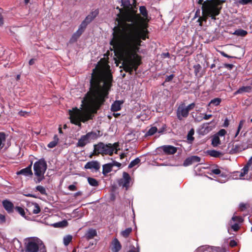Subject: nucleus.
<instances>
[{
	"instance_id": "obj_1",
	"label": "nucleus",
	"mask_w": 252,
	"mask_h": 252,
	"mask_svg": "<svg viewBox=\"0 0 252 252\" xmlns=\"http://www.w3.org/2000/svg\"><path fill=\"white\" fill-rule=\"evenodd\" d=\"M123 8L117 7L120 11L118 15L121 20L119 26L113 30V38L110 45L121 54L124 70L130 74L136 71L141 63L140 56L137 54L141 46L142 40L148 38L147 25L139 23L141 19L136 14V0L131 4L129 0H121Z\"/></svg>"
},
{
	"instance_id": "obj_2",
	"label": "nucleus",
	"mask_w": 252,
	"mask_h": 252,
	"mask_svg": "<svg viewBox=\"0 0 252 252\" xmlns=\"http://www.w3.org/2000/svg\"><path fill=\"white\" fill-rule=\"evenodd\" d=\"M112 75L109 70L97 65L93 69L90 80V91L87 93L86 101L88 107L78 109L77 107L69 110L70 122L80 126L81 122L85 123L93 119V113H96L107 97L112 86ZM83 107V104L82 105Z\"/></svg>"
},
{
	"instance_id": "obj_3",
	"label": "nucleus",
	"mask_w": 252,
	"mask_h": 252,
	"mask_svg": "<svg viewBox=\"0 0 252 252\" xmlns=\"http://www.w3.org/2000/svg\"><path fill=\"white\" fill-rule=\"evenodd\" d=\"M221 9V7L219 4L211 1L204 2L202 6V16H200V9L197 10L195 14V17H199L197 21L199 25L201 27L202 22H206L208 18L216 20V17L220 14Z\"/></svg>"
},
{
	"instance_id": "obj_4",
	"label": "nucleus",
	"mask_w": 252,
	"mask_h": 252,
	"mask_svg": "<svg viewBox=\"0 0 252 252\" xmlns=\"http://www.w3.org/2000/svg\"><path fill=\"white\" fill-rule=\"evenodd\" d=\"M118 146L117 143L113 144L109 143L105 144L102 142H99L97 144L94 145V150L93 155H109L112 156L115 151V153H117V148Z\"/></svg>"
},
{
	"instance_id": "obj_5",
	"label": "nucleus",
	"mask_w": 252,
	"mask_h": 252,
	"mask_svg": "<svg viewBox=\"0 0 252 252\" xmlns=\"http://www.w3.org/2000/svg\"><path fill=\"white\" fill-rule=\"evenodd\" d=\"M47 169V163L44 159L41 158L36 161L33 165V170L37 177L36 183H40L44 179V173Z\"/></svg>"
},
{
	"instance_id": "obj_6",
	"label": "nucleus",
	"mask_w": 252,
	"mask_h": 252,
	"mask_svg": "<svg viewBox=\"0 0 252 252\" xmlns=\"http://www.w3.org/2000/svg\"><path fill=\"white\" fill-rule=\"evenodd\" d=\"M42 246H44L43 244L39 239H29L25 243V252H38L39 249Z\"/></svg>"
},
{
	"instance_id": "obj_7",
	"label": "nucleus",
	"mask_w": 252,
	"mask_h": 252,
	"mask_svg": "<svg viewBox=\"0 0 252 252\" xmlns=\"http://www.w3.org/2000/svg\"><path fill=\"white\" fill-rule=\"evenodd\" d=\"M97 138V134L94 132H90L86 134L81 136L78 140L76 146L78 147L83 148L87 144L90 143L92 140L95 139Z\"/></svg>"
},
{
	"instance_id": "obj_8",
	"label": "nucleus",
	"mask_w": 252,
	"mask_h": 252,
	"mask_svg": "<svg viewBox=\"0 0 252 252\" xmlns=\"http://www.w3.org/2000/svg\"><path fill=\"white\" fill-rule=\"evenodd\" d=\"M243 219L242 217L238 216H233L228 223L227 231L230 234V229L234 231H238L240 228L239 223L242 222Z\"/></svg>"
},
{
	"instance_id": "obj_9",
	"label": "nucleus",
	"mask_w": 252,
	"mask_h": 252,
	"mask_svg": "<svg viewBox=\"0 0 252 252\" xmlns=\"http://www.w3.org/2000/svg\"><path fill=\"white\" fill-rule=\"evenodd\" d=\"M196 252H226L224 248L202 246L198 247Z\"/></svg>"
},
{
	"instance_id": "obj_10",
	"label": "nucleus",
	"mask_w": 252,
	"mask_h": 252,
	"mask_svg": "<svg viewBox=\"0 0 252 252\" xmlns=\"http://www.w3.org/2000/svg\"><path fill=\"white\" fill-rule=\"evenodd\" d=\"M131 178L129 175L126 172L123 174V178L119 181V185L127 189L130 186Z\"/></svg>"
},
{
	"instance_id": "obj_11",
	"label": "nucleus",
	"mask_w": 252,
	"mask_h": 252,
	"mask_svg": "<svg viewBox=\"0 0 252 252\" xmlns=\"http://www.w3.org/2000/svg\"><path fill=\"white\" fill-rule=\"evenodd\" d=\"M88 24L89 23L84 19L79 26L78 30L72 35V40H76L84 32Z\"/></svg>"
},
{
	"instance_id": "obj_12",
	"label": "nucleus",
	"mask_w": 252,
	"mask_h": 252,
	"mask_svg": "<svg viewBox=\"0 0 252 252\" xmlns=\"http://www.w3.org/2000/svg\"><path fill=\"white\" fill-rule=\"evenodd\" d=\"M189 113L184 104L180 105L177 110V117L180 120H182L183 118H187Z\"/></svg>"
},
{
	"instance_id": "obj_13",
	"label": "nucleus",
	"mask_w": 252,
	"mask_h": 252,
	"mask_svg": "<svg viewBox=\"0 0 252 252\" xmlns=\"http://www.w3.org/2000/svg\"><path fill=\"white\" fill-rule=\"evenodd\" d=\"M84 168L86 169H91L92 171L97 172L100 168V164L96 160H92L87 162Z\"/></svg>"
},
{
	"instance_id": "obj_14",
	"label": "nucleus",
	"mask_w": 252,
	"mask_h": 252,
	"mask_svg": "<svg viewBox=\"0 0 252 252\" xmlns=\"http://www.w3.org/2000/svg\"><path fill=\"white\" fill-rule=\"evenodd\" d=\"M248 148V146L244 143H240L233 145L232 148L230 151V153L231 154L239 153L244 151Z\"/></svg>"
},
{
	"instance_id": "obj_15",
	"label": "nucleus",
	"mask_w": 252,
	"mask_h": 252,
	"mask_svg": "<svg viewBox=\"0 0 252 252\" xmlns=\"http://www.w3.org/2000/svg\"><path fill=\"white\" fill-rule=\"evenodd\" d=\"M139 10L141 15L144 17V18L142 19L141 17V19L138 22L139 23L143 24H146L148 25L147 23L149 21V19L148 18V11L146 8L144 6H141L139 8Z\"/></svg>"
},
{
	"instance_id": "obj_16",
	"label": "nucleus",
	"mask_w": 252,
	"mask_h": 252,
	"mask_svg": "<svg viewBox=\"0 0 252 252\" xmlns=\"http://www.w3.org/2000/svg\"><path fill=\"white\" fill-rule=\"evenodd\" d=\"M201 160L200 157L196 156H192L187 158L184 161L183 165L187 166L195 162H199Z\"/></svg>"
},
{
	"instance_id": "obj_17",
	"label": "nucleus",
	"mask_w": 252,
	"mask_h": 252,
	"mask_svg": "<svg viewBox=\"0 0 252 252\" xmlns=\"http://www.w3.org/2000/svg\"><path fill=\"white\" fill-rule=\"evenodd\" d=\"M160 148L167 155H172L177 152V148L171 145H164L160 147Z\"/></svg>"
},
{
	"instance_id": "obj_18",
	"label": "nucleus",
	"mask_w": 252,
	"mask_h": 252,
	"mask_svg": "<svg viewBox=\"0 0 252 252\" xmlns=\"http://www.w3.org/2000/svg\"><path fill=\"white\" fill-rule=\"evenodd\" d=\"M122 248V246L117 238L113 239L111 242V250L112 252H118Z\"/></svg>"
},
{
	"instance_id": "obj_19",
	"label": "nucleus",
	"mask_w": 252,
	"mask_h": 252,
	"mask_svg": "<svg viewBox=\"0 0 252 252\" xmlns=\"http://www.w3.org/2000/svg\"><path fill=\"white\" fill-rule=\"evenodd\" d=\"M2 204L5 210L8 213H11L14 210L13 204L8 200H3L2 202Z\"/></svg>"
},
{
	"instance_id": "obj_20",
	"label": "nucleus",
	"mask_w": 252,
	"mask_h": 252,
	"mask_svg": "<svg viewBox=\"0 0 252 252\" xmlns=\"http://www.w3.org/2000/svg\"><path fill=\"white\" fill-rule=\"evenodd\" d=\"M32 163H31L29 166L27 167L22 169L19 171H18L17 174L18 175L22 174L26 176H31L32 175Z\"/></svg>"
},
{
	"instance_id": "obj_21",
	"label": "nucleus",
	"mask_w": 252,
	"mask_h": 252,
	"mask_svg": "<svg viewBox=\"0 0 252 252\" xmlns=\"http://www.w3.org/2000/svg\"><path fill=\"white\" fill-rule=\"evenodd\" d=\"M99 14V10L96 9L92 11L86 17L85 20L88 22L90 23Z\"/></svg>"
},
{
	"instance_id": "obj_22",
	"label": "nucleus",
	"mask_w": 252,
	"mask_h": 252,
	"mask_svg": "<svg viewBox=\"0 0 252 252\" xmlns=\"http://www.w3.org/2000/svg\"><path fill=\"white\" fill-rule=\"evenodd\" d=\"M252 164V157L249 159L247 164L243 167V168L241 170V172L240 174V176L241 177L244 176L246 175L249 170L250 166H251Z\"/></svg>"
},
{
	"instance_id": "obj_23",
	"label": "nucleus",
	"mask_w": 252,
	"mask_h": 252,
	"mask_svg": "<svg viewBox=\"0 0 252 252\" xmlns=\"http://www.w3.org/2000/svg\"><path fill=\"white\" fill-rule=\"evenodd\" d=\"M97 235V232L95 229H89L86 233L85 237L87 240L93 239L95 236Z\"/></svg>"
},
{
	"instance_id": "obj_24",
	"label": "nucleus",
	"mask_w": 252,
	"mask_h": 252,
	"mask_svg": "<svg viewBox=\"0 0 252 252\" xmlns=\"http://www.w3.org/2000/svg\"><path fill=\"white\" fill-rule=\"evenodd\" d=\"M206 153L210 156L214 158H220L223 155L221 152L215 150H207Z\"/></svg>"
},
{
	"instance_id": "obj_25",
	"label": "nucleus",
	"mask_w": 252,
	"mask_h": 252,
	"mask_svg": "<svg viewBox=\"0 0 252 252\" xmlns=\"http://www.w3.org/2000/svg\"><path fill=\"white\" fill-rule=\"evenodd\" d=\"M123 102L121 101H115L111 105V110L113 112L119 111L121 108V105Z\"/></svg>"
},
{
	"instance_id": "obj_26",
	"label": "nucleus",
	"mask_w": 252,
	"mask_h": 252,
	"mask_svg": "<svg viewBox=\"0 0 252 252\" xmlns=\"http://www.w3.org/2000/svg\"><path fill=\"white\" fill-rule=\"evenodd\" d=\"M112 170V165L110 163L104 164L102 166V174L104 175H107Z\"/></svg>"
},
{
	"instance_id": "obj_27",
	"label": "nucleus",
	"mask_w": 252,
	"mask_h": 252,
	"mask_svg": "<svg viewBox=\"0 0 252 252\" xmlns=\"http://www.w3.org/2000/svg\"><path fill=\"white\" fill-rule=\"evenodd\" d=\"M247 34L248 32L246 31L241 29L235 30L233 33V34L241 37L245 36Z\"/></svg>"
},
{
	"instance_id": "obj_28",
	"label": "nucleus",
	"mask_w": 252,
	"mask_h": 252,
	"mask_svg": "<svg viewBox=\"0 0 252 252\" xmlns=\"http://www.w3.org/2000/svg\"><path fill=\"white\" fill-rule=\"evenodd\" d=\"M59 139L57 135H55L54 136V140L49 142L47 145V147L49 148H54L59 142Z\"/></svg>"
},
{
	"instance_id": "obj_29",
	"label": "nucleus",
	"mask_w": 252,
	"mask_h": 252,
	"mask_svg": "<svg viewBox=\"0 0 252 252\" xmlns=\"http://www.w3.org/2000/svg\"><path fill=\"white\" fill-rule=\"evenodd\" d=\"M67 221L66 220H63L62 221H60L58 222L54 223L52 224L51 225L54 227H64L67 225Z\"/></svg>"
},
{
	"instance_id": "obj_30",
	"label": "nucleus",
	"mask_w": 252,
	"mask_h": 252,
	"mask_svg": "<svg viewBox=\"0 0 252 252\" xmlns=\"http://www.w3.org/2000/svg\"><path fill=\"white\" fill-rule=\"evenodd\" d=\"M220 144V141L218 135H215L212 139V145L213 147H216Z\"/></svg>"
},
{
	"instance_id": "obj_31",
	"label": "nucleus",
	"mask_w": 252,
	"mask_h": 252,
	"mask_svg": "<svg viewBox=\"0 0 252 252\" xmlns=\"http://www.w3.org/2000/svg\"><path fill=\"white\" fill-rule=\"evenodd\" d=\"M72 240V236L71 235L65 236L63 238V244L66 246H68Z\"/></svg>"
},
{
	"instance_id": "obj_32",
	"label": "nucleus",
	"mask_w": 252,
	"mask_h": 252,
	"mask_svg": "<svg viewBox=\"0 0 252 252\" xmlns=\"http://www.w3.org/2000/svg\"><path fill=\"white\" fill-rule=\"evenodd\" d=\"M88 181L89 184L92 186L97 187L98 185V182L94 178H91V177H88Z\"/></svg>"
},
{
	"instance_id": "obj_33",
	"label": "nucleus",
	"mask_w": 252,
	"mask_h": 252,
	"mask_svg": "<svg viewBox=\"0 0 252 252\" xmlns=\"http://www.w3.org/2000/svg\"><path fill=\"white\" fill-rule=\"evenodd\" d=\"M32 213L34 214H37L40 212V208L38 204L36 203L32 204Z\"/></svg>"
},
{
	"instance_id": "obj_34",
	"label": "nucleus",
	"mask_w": 252,
	"mask_h": 252,
	"mask_svg": "<svg viewBox=\"0 0 252 252\" xmlns=\"http://www.w3.org/2000/svg\"><path fill=\"white\" fill-rule=\"evenodd\" d=\"M140 162V159L139 158H137L134 160H132L129 164L128 165V168H131L134 166L139 164Z\"/></svg>"
},
{
	"instance_id": "obj_35",
	"label": "nucleus",
	"mask_w": 252,
	"mask_h": 252,
	"mask_svg": "<svg viewBox=\"0 0 252 252\" xmlns=\"http://www.w3.org/2000/svg\"><path fill=\"white\" fill-rule=\"evenodd\" d=\"M131 231H132V228L130 227H129V228L126 229L125 230L122 231L121 232V234L123 237L126 238L129 236V235L131 232Z\"/></svg>"
},
{
	"instance_id": "obj_36",
	"label": "nucleus",
	"mask_w": 252,
	"mask_h": 252,
	"mask_svg": "<svg viewBox=\"0 0 252 252\" xmlns=\"http://www.w3.org/2000/svg\"><path fill=\"white\" fill-rule=\"evenodd\" d=\"M158 129L156 126H153L150 128L146 133V135L148 136H151L154 135L157 131Z\"/></svg>"
},
{
	"instance_id": "obj_37",
	"label": "nucleus",
	"mask_w": 252,
	"mask_h": 252,
	"mask_svg": "<svg viewBox=\"0 0 252 252\" xmlns=\"http://www.w3.org/2000/svg\"><path fill=\"white\" fill-rule=\"evenodd\" d=\"M35 189L36 190L39 191L41 194L43 195H46V191L45 189L41 186H37L36 187Z\"/></svg>"
},
{
	"instance_id": "obj_38",
	"label": "nucleus",
	"mask_w": 252,
	"mask_h": 252,
	"mask_svg": "<svg viewBox=\"0 0 252 252\" xmlns=\"http://www.w3.org/2000/svg\"><path fill=\"white\" fill-rule=\"evenodd\" d=\"M221 102V99L220 98H216L211 100L209 104H212L215 106L219 105Z\"/></svg>"
},
{
	"instance_id": "obj_39",
	"label": "nucleus",
	"mask_w": 252,
	"mask_h": 252,
	"mask_svg": "<svg viewBox=\"0 0 252 252\" xmlns=\"http://www.w3.org/2000/svg\"><path fill=\"white\" fill-rule=\"evenodd\" d=\"M194 134V130L192 129H191L188 133L187 135V139L190 142L192 141L194 139L193 137V135Z\"/></svg>"
},
{
	"instance_id": "obj_40",
	"label": "nucleus",
	"mask_w": 252,
	"mask_h": 252,
	"mask_svg": "<svg viewBox=\"0 0 252 252\" xmlns=\"http://www.w3.org/2000/svg\"><path fill=\"white\" fill-rule=\"evenodd\" d=\"M5 140V134L3 132H0V150L2 148L3 146H1L2 143Z\"/></svg>"
},
{
	"instance_id": "obj_41",
	"label": "nucleus",
	"mask_w": 252,
	"mask_h": 252,
	"mask_svg": "<svg viewBox=\"0 0 252 252\" xmlns=\"http://www.w3.org/2000/svg\"><path fill=\"white\" fill-rule=\"evenodd\" d=\"M211 173L216 175H220V176H223V174H221V171L219 169H213L211 170Z\"/></svg>"
},
{
	"instance_id": "obj_42",
	"label": "nucleus",
	"mask_w": 252,
	"mask_h": 252,
	"mask_svg": "<svg viewBox=\"0 0 252 252\" xmlns=\"http://www.w3.org/2000/svg\"><path fill=\"white\" fill-rule=\"evenodd\" d=\"M16 210L23 217L25 216V213L23 208L21 207H16Z\"/></svg>"
},
{
	"instance_id": "obj_43",
	"label": "nucleus",
	"mask_w": 252,
	"mask_h": 252,
	"mask_svg": "<svg viewBox=\"0 0 252 252\" xmlns=\"http://www.w3.org/2000/svg\"><path fill=\"white\" fill-rule=\"evenodd\" d=\"M226 133V131L224 129H221L216 134V135H218V137L223 136Z\"/></svg>"
},
{
	"instance_id": "obj_44",
	"label": "nucleus",
	"mask_w": 252,
	"mask_h": 252,
	"mask_svg": "<svg viewBox=\"0 0 252 252\" xmlns=\"http://www.w3.org/2000/svg\"><path fill=\"white\" fill-rule=\"evenodd\" d=\"M239 3L242 5H246L252 3V0H240Z\"/></svg>"
},
{
	"instance_id": "obj_45",
	"label": "nucleus",
	"mask_w": 252,
	"mask_h": 252,
	"mask_svg": "<svg viewBox=\"0 0 252 252\" xmlns=\"http://www.w3.org/2000/svg\"><path fill=\"white\" fill-rule=\"evenodd\" d=\"M195 106V104L194 103H192L187 106H186V109H187L188 111L189 112V111L192 110Z\"/></svg>"
},
{
	"instance_id": "obj_46",
	"label": "nucleus",
	"mask_w": 252,
	"mask_h": 252,
	"mask_svg": "<svg viewBox=\"0 0 252 252\" xmlns=\"http://www.w3.org/2000/svg\"><path fill=\"white\" fill-rule=\"evenodd\" d=\"M112 165V167L114 166H117L118 167H120L121 166V164L118 162L113 161L112 162L110 163Z\"/></svg>"
},
{
	"instance_id": "obj_47",
	"label": "nucleus",
	"mask_w": 252,
	"mask_h": 252,
	"mask_svg": "<svg viewBox=\"0 0 252 252\" xmlns=\"http://www.w3.org/2000/svg\"><path fill=\"white\" fill-rule=\"evenodd\" d=\"M68 189L70 191H75L77 189V188L74 185H69L68 187Z\"/></svg>"
},
{
	"instance_id": "obj_48",
	"label": "nucleus",
	"mask_w": 252,
	"mask_h": 252,
	"mask_svg": "<svg viewBox=\"0 0 252 252\" xmlns=\"http://www.w3.org/2000/svg\"><path fill=\"white\" fill-rule=\"evenodd\" d=\"M174 76L173 74H171V75H170L169 76H167L166 77V78H165V82H170V81H171L173 79Z\"/></svg>"
},
{
	"instance_id": "obj_49",
	"label": "nucleus",
	"mask_w": 252,
	"mask_h": 252,
	"mask_svg": "<svg viewBox=\"0 0 252 252\" xmlns=\"http://www.w3.org/2000/svg\"><path fill=\"white\" fill-rule=\"evenodd\" d=\"M5 221V217L4 215L0 214V223H3Z\"/></svg>"
},
{
	"instance_id": "obj_50",
	"label": "nucleus",
	"mask_w": 252,
	"mask_h": 252,
	"mask_svg": "<svg viewBox=\"0 0 252 252\" xmlns=\"http://www.w3.org/2000/svg\"><path fill=\"white\" fill-rule=\"evenodd\" d=\"M224 66L225 68H226L229 70H231L234 67V65L232 64L225 63L224 64Z\"/></svg>"
},
{
	"instance_id": "obj_51",
	"label": "nucleus",
	"mask_w": 252,
	"mask_h": 252,
	"mask_svg": "<svg viewBox=\"0 0 252 252\" xmlns=\"http://www.w3.org/2000/svg\"><path fill=\"white\" fill-rule=\"evenodd\" d=\"M127 252H139V248L138 247L135 248L134 247H133V248Z\"/></svg>"
},
{
	"instance_id": "obj_52",
	"label": "nucleus",
	"mask_w": 252,
	"mask_h": 252,
	"mask_svg": "<svg viewBox=\"0 0 252 252\" xmlns=\"http://www.w3.org/2000/svg\"><path fill=\"white\" fill-rule=\"evenodd\" d=\"M229 245L231 247H234L237 245V243L235 241L232 240L230 241Z\"/></svg>"
},
{
	"instance_id": "obj_53",
	"label": "nucleus",
	"mask_w": 252,
	"mask_h": 252,
	"mask_svg": "<svg viewBox=\"0 0 252 252\" xmlns=\"http://www.w3.org/2000/svg\"><path fill=\"white\" fill-rule=\"evenodd\" d=\"M244 123V120H241L240 122V123L239 124L238 127V129L241 130L242 129V128L243 127V126Z\"/></svg>"
},
{
	"instance_id": "obj_54",
	"label": "nucleus",
	"mask_w": 252,
	"mask_h": 252,
	"mask_svg": "<svg viewBox=\"0 0 252 252\" xmlns=\"http://www.w3.org/2000/svg\"><path fill=\"white\" fill-rule=\"evenodd\" d=\"M19 114L20 116H26L27 115H28V113L25 112V111H21L19 112Z\"/></svg>"
},
{
	"instance_id": "obj_55",
	"label": "nucleus",
	"mask_w": 252,
	"mask_h": 252,
	"mask_svg": "<svg viewBox=\"0 0 252 252\" xmlns=\"http://www.w3.org/2000/svg\"><path fill=\"white\" fill-rule=\"evenodd\" d=\"M229 125V121L227 119H225L223 123V126L225 127H226Z\"/></svg>"
},
{
	"instance_id": "obj_56",
	"label": "nucleus",
	"mask_w": 252,
	"mask_h": 252,
	"mask_svg": "<svg viewBox=\"0 0 252 252\" xmlns=\"http://www.w3.org/2000/svg\"><path fill=\"white\" fill-rule=\"evenodd\" d=\"M212 116V115L211 114H208V115L205 114L204 117H203V119L204 120H208L209 119H210Z\"/></svg>"
},
{
	"instance_id": "obj_57",
	"label": "nucleus",
	"mask_w": 252,
	"mask_h": 252,
	"mask_svg": "<svg viewBox=\"0 0 252 252\" xmlns=\"http://www.w3.org/2000/svg\"><path fill=\"white\" fill-rule=\"evenodd\" d=\"M220 53H221V55L222 56H223V57H226V58H232V57L228 55L227 54H226V53H225L223 52H221Z\"/></svg>"
},
{
	"instance_id": "obj_58",
	"label": "nucleus",
	"mask_w": 252,
	"mask_h": 252,
	"mask_svg": "<svg viewBox=\"0 0 252 252\" xmlns=\"http://www.w3.org/2000/svg\"><path fill=\"white\" fill-rule=\"evenodd\" d=\"M24 195L27 196V197H33V198H36V196L34 194H31V193H28V194H24Z\"/></svg>"
},
{
	"instance_id": "obj_59",
	"label": "nucleus",
	"mask_w": 252,
	"mask_h": 252,
	"mask_svg": "<svg viewBox=\"0 0 252 252\" xmlns=\"http://www.w3.org/2000/svg\"><path fill=\"white\" fill-rule=\"evenodd\" d=\"M3 24V19L1 15V14L0 13V26H2Z\"/></svg>"
},
{
	"instance_id": "obj_60",
	"label": "nucleus",
	"mask_w": 252,
	"mask_h": 252,
	"mask_svg": "<svg viewBox=\"0 0 252 252\" xmlns=\"http://www.w3.org/2000/svg\"><path fill=\"white\" fill-rule=\"evenodd\" d=\"M35 60L34 59H32L30 60L29 63L30 65H32L34 63Z\"/></svg>"
},
{
	"instance_id": "obj_61",
	"label": "nucleus",
	"mask_w": 252,
	"mask_h": 252,
	"mask_svg": "<svg viewBox=\"0 0 252 252\" xmlns=\"http://www.w3.org/2000/svg\"><path fill=\"white\" fill-rule=\"evenodd\" d=\"M240 208H241V209H243V208H246V205L245 204H240Z\"/></svg>"
},
{
	"instance_id": "obj_62",
	"label": "nucleus",
	"mask_w": 252,
	"mask_h": 252,
	"mask_svg": "<svg viewBox=\"0 0 252 252\" xmlns=\"http://www.w3.org/2000/svg\"><path fill=\"white\" fill-rule=\"evenodd\" d=\"M240 130H241L237 129V130L235 135V137H237L238 135Z\"/></svg>"
},
{
	"instance_id": "obj_63",
	"label": "nucleus",
	"mask_w": 252,
	"mask_h": 252,
	"mask_svg": "<svg viewBox=\"0 0 252 252\" xmlns=\"http://www.w3.org/2000/svg\"><path fill=\"white\" fill-rule=\"evenodd\" d=\"M125 157H126V155H125V154H124V153L120 155V158H121V159H123V158H124Z\"/></svg>"
},
{
	"instance_id": "obj_64",
	"label": "nucleus",
	"mask_w": 252,
	"mask_h": 252,
	"mask_svg": "<svg viewBox=\"0 0 252 252\" xmlns=\"http://www.w3.org/2000/svg\"><path fill=\"white\" fill-rule=\"evenodd\" d=\"M81 194H82L81 192H80V191H78V192H77L75 193V196H79V195H81Z\"/></svg>"
}]
</instances>
